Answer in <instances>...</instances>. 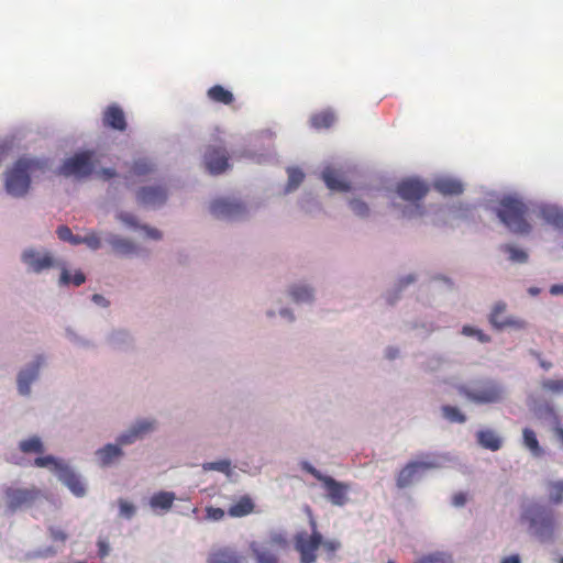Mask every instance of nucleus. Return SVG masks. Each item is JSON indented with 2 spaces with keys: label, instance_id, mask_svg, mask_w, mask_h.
<instances>
[{
  "label": "nucleus",
  "instance_id": "obj_1",
  "mask_svg": "<svg viewBox=\"0 0 563 563\" xmlns=\"http://www.w3.org/2000/svg\"><path fill=\"white\" fill-rule=\"evenodd\" d=\"M47 168L46 162L42 159L21 157L5 173V190L13 197L24 196L31 185V179L44 173Z\"/></svg>",
  "mask_w": 563,
  "mask_h": 563
},
{
  "label": "nucleus",
  "instance_id": "obj_2",
  "mask_svg": "<svg viewBox=\"0 0 563 563\" xmlns=\"http://www.w3.org/2000/svg\"><path fill=\"white\" fill-rule=\"evenodd\" d=\"M497 216L500 221L515 233L526 234L531 230V225L527 220L528 207L518 198H503L497 209Z\"/></svg>",
  "mask_w": 563,
  "mask_h": 563
},
{
  "label": "nucleus",
  "instance_id": "obj_3",
  "mask_svg": "<svg viewBox=\"0 0 563 563\" xmlns=\"http://www.w3.org/2000/svg\"><path fill=\"white\" fill-rule=\"evenodd\" d=\"M460 395L477 405L497 404L503 400L504 388L493 379H481L475 382L471 387L459 385Z\"/></svg>",
  "mask_w": 563,
  "mask_h": 563
},
{
  "label": "nucleus",
  "instance_id": "obj_4",
  "mask_svg": "<svg viewBox=\"0 0 563 563\" xmlns=\"http://www.w3.org/2000/svg\"><path fill=\"white\" fill-rule=\"evenodd\" d=\"M309 526L311 532L299 531L294 537L295 550L299 553L300 563H314L317 551L322 543V534L318 530L317 520L309 510Z\"/></svg>",
  "mask_w": 563,
  "mask_h": 563
},
{
  "label": "nucleus",
  "instance_id": "obj_5",
  "mask_svg": "<svg viewBox=\"0 0 563 563\" xmlns=\"http://www.w3.org/2000/svg\"><path fill=\"white\" fill-rule=\"evenodd\" d=\"M3 495L4 506L9 514L30 508L44 497L43 492L35 486H9L3 489Z\"/></svg>",
  "mask_w": 563,
  "mask_h": 563
},
{
  "label": "nucleus",
  "instance_id": "obj_6",
  "mask_svg": "<svg viewBox=\"0 0 563 563\" xmlns=\"http://www.w3.org/2000/svg\"><path fill=\"white\" fill-rule=\"evenodd\" d=\"M288 541L286 534L280 531H272L266 543L252 541L250 551L255 563H280L279 556L274 549H286Z\"/></svg>",
  "mask_w": 563,
  "mask_h": 563
},
{
  "label": "nucleus",
  "instance_id": "obj_7",
  "mask_svg": "<svg viewBox=\"0 0 563 563\" xmlns=\"http://www.w3.org/2000/svg\"><path fill=\"white\" fill-rule=\"evenodd\" d=\"M522 518L529 522L530 529L539 537H550L554 530V514L544 506L538 504L529 506Z\"/></svg>",
  "mask_w": 563,
  "mask_h": 563
},
{
  "label": "nucleus",
  "instance_id": "obj_8",
  "mask_svg": "<svg viewBox=\"0 0 563 563\" xmlns=\"http://www.w3.org/2000/svg\"><path fill=\"white\" fill-rule=\"evenodd\" d=\"M96 163L99 161L93 151H82L66 159L59 168V174L84 178L92 174Z\"/></svg>",
  "mask_w": 563,
  "mask_h": 563
},
{
  "label": "nucleus",
  "instance_id": "obj_9",
  "mask_svg": "<svg viewBox=\"0 0 563 563\" xmlns=\"http://www.w3.org/2000/svg\"><path fill=\"white\" fill-rule=\"evenodd\" d=\"M506 309L507 305L504 301H498L494 305L488 321L495 330L501 331L508 328L522 330L527 327V322L523 319L506 316Z\"/></svg>",
  "mask_w": 563,
  "mask_h": 563
},
{
  "label": "nucleus",
  "instance_id": "obj_10",
  "mask_svg": "<svg viewBox=\"0 0 563 563\" xmlns=\"http://www.w3.org/2000/svg\"><path fill=\"white\" fill-rule=\"evenodd\" d=\"M205 165L212 175H219L229 167V156L223 146H209L203 156Z\"/></svg>",
  "mask_w": 563,
  "mask_h": 563
},
{
  "label": "nucleus",
  "instance_id": "obj_11",
  "mask_svg": "<svg viewBox=\"0 0 563 563\" xmlns=\"http://www.w3.org/2000/svg\"><path fill=\"white\" fill-rule=\"evenodd\" d=\"M429 191L428 185L417 178H408L397 185V194L405 200L419 201Z\"/></svg>",
  "mask_w": 563,
  "mask_h": 563
},
{
  "label": "nucleus",
  "instance_id": "obj_12",
  "mask_svg": "<svg viewBox=\"0 0 563 563\" xmlns=\"http://www.w3.org/2000/svg\"><path fill=\"white\" fill-rule=\"evenodd\" d=\"M22 262L34 273H41L55 266L56 262L51 253L38 252L33 249L25 250L22 253Z\"/></svg>",
  "mask_w": 563,
  "mask_h": 563
},
{
  "label": "nucleus",
  "instance_id": "obj_13",
  "mask_svg": "<svg viewBox=\"0 0 563 563\" xmlns=\"http://www.w3.org/2000/svg\"><path fill=\"white\" fill-rule=\"evenodd\" d=\"M322 486L327 493V498L332 505L341 507L347 503V494L350 492L349 484L338 482L333 477L327 476L322 482Z\"/></svg>",
  "mask_w": 563,
  "mask_h": 563
},
{
  "label": "nucleus",
  "instance_id": "obj_14",
  "mask_svg": "<svg viewBox=\"0 0 563 563\" xmlns=\"http://www.w3.org/2000/svg\"><path fill=\"white\" fill-rule=\"evenodd\" d=\"M102 125L120 132L125 131L128 123L123 109L117 103L106 107L102 112Z\"/></svg>",
  "mask_w": 563,
  "mask_h": 563
},
{
  "label": "nucleus",
  "instance_id": "obj_15",
  "mask_svg": "<svg viewBox=\"0 0 563 563\" xmlns=\"http://www.w3.org/2000/svg\"><path fill=\"white\" fill-rule=\"evenodd\" d=\"M136 199L143 206H162L167 199V190L163 186H145L139 189Z\"/></svg>",
  "mask_w": 563,
  "mask_h": 563
},
{
  "label": "nucleus",
  "instance_id": "obj_16",
  "mask_svg": "<svg viewBox=\"0 0 563 563\" xmlns=\"http://www.w3.org/2000/svg\"><path fill=\"white\" fill-rule=\"evenodd\" d=\"M207 563H243V556L232 547H216L209 552Z\"/></svg>",
  "mask_w": 563,
  "mask_h": 563
},
{
  "label": "nucleus",
  "instance_id": "obj_17",
  "mask_svg": "<svg viewBox=\"0 0 563 563\" xmlns=\"http://www.w3.org/2000/svg\"><path fill=\"white\" fill-rule=\"evenodd\" d=\"M244 210L240 202L229 199H217L210 205V212L217 218H234Z\"/></svg>",
  "mask_w": 563,
  "mask_h": 563
},
{
  "label": "nucleus",
  "instance_id": "obj_18",
  "mask_svg": "<svg viewBox=\"0 0 563 563\" xmlns=\"http://www.w3.org/2000/svg\"><path fill=\"white\" fill-rule=\"evenodd\" d=\"M431 467H433V464L429 462L408 463L404 468H401L397 476V486L399 488H405L409 486L420 471H424Z\"/></svg>",
  "mask_w": 563,
  "mask_h": 563
},
{
  "label": "nucleus",
  "instance_id": "obj_19",
  "mask_svg": "<svg viewBox=\"0 0 563 563\" xmlns=\"http://www.w3.org/2000/svg\"><path fill=\"white\" fill-rule=\"evenodd\" d=\"M43 363L42 357H37L36 362L32 364L30 367L22 369L18 375V389L21 395H29L30 394V386L33 380L38 375V369L41 364Z\"/></svg>",
  "mask_w": 563,
  "mask_h": 563
},
{
  "label": "nucleus",
  "instance_id": "obj_20",
  "mask_svg": "<svg viewBox=\"0 0 563 563\" xmlns=\"http://www.w3.org/2000/svg\"><path fill=\"white\" fill-rule=\"evenodd\" d=\"M58 478L73 492L77 497L85 495V485L80 477L75 474L67 465L59 471Z\"/></svg>",
  "mask_w": 563,
  "mask_h": 563
},
{
  "label": "nucleus",
  "instance_id": "obj_21",
  "mask_svg": "<svg viewBox=\"0 0 563 563\" xmlns=\"http://www.w3.org/2000/svg\"><path fill=\"white\" fill-rule=\"evenodd\" d=\"M322 179L330 190L345 192L351 189L349 183L333 167L328 166L322 170Z\"/></svg>",
  "mask_w": 563,
  "mask_h": 563
},
{
  "label": "nucleus",
  "instance_id": "obj_22",
  "mask_svg": "<svg viewBox=\"0 0 563 563\" xmlns=\"http://www.w3.org/2000/svg\"><path fill=\"white\" fill-rule=\"evenodd\" d=\"M433 187L444 196H457L463 192V184L454 178L442 177L434 181Z\"/></svg>",
  "mask_w": 563,
  "mask_h": 563
},
{
  "label": "nucleus",
  "instance_id": "obj_23",
  "mask_svg": "<svg viewBox=\"0 0 563 563\" xmlns=\"http://www.w3.org/2000/svg\"><path fill=\"white\" fill-rule=\"evenodd\" d=\"M154 429V423L152 421L143 420L139 421L132 430L128 433H124L119 437L118 443L120 445H125L133 443L139 437Z\"/></svg>",
  "mask_w": 563,
  "mask_h": 563
},
{
  "label": "nucleus",
  "instance_id": "obj_24",
  "mask_svg": "<svg viewBox=\"0 0 563 563\" xmlns=\"http://www.w3.org/2000/svg\"><path fill=\"white\" fill-rule=\"evenodd\" d=\"M176 499L173 492H158L150 498V506L154 511H167Z\"/></svg>",
  "mask_w": 563,
  "mask_h": 563
},
{
  "label": "nucleus",
  "instance_id": "obj_25",
  "mask_svg": "<svg viewBox=\"0 0 563 563\" xmlns=\"http://www.w3.org/2000/svg\"><path fill=\"white\" fill-rule=\"evenodd\" d=\"M207 97L216 103L231 104L234 101L233 93L221 85H214L207 91Z\"/></svg>",
  "mask_w": 563,
  "mask_h": 563
},
{
  "label": "nucleus",
  "instance_id": "obj_26",
  "mask_svg": "<svg viewBox=\"0 0 563 563\" xmlns=\"http://www.w3.org/2000/svg\"><path fill=\"white\" fill-rule=\"evenodd\" d=\"M335 114L331 110H322L310 117V124L316 130L329 129L335 122Z\"/></svg>",
  "mask_w": 563,
  "mask_h": 563
},
{
  "label": "nucleus",
  "instance_id": "obj_27",
  "mask_svg": "<svg viewBox=\"0 0 563 563\" xmlns=\"http://www.w3.org/2000/svg\"><path fill=\"white\" fill-rule=\"evenodd\" d=\"M254 511V503L249 496L241 497L235 504L231 505L228 514L231 517L240 518Z\"/></svg>",
  "mask_w": 563,
  "mask_h": 563
},
{
  "label": "nucleus",
  "instance_id": "obj_28",
  "mask_svg": "<svg viewBox=\"0 0 563 563\" xmlns=\"http://www.w3.org/2000/svg\"><path fill=\"white\" fill-rule=\"evenodd\" d=\"M155 165L147 157L135 158L129 170L131 177H144L153 173Z\"/></svg>",
  "mask_w": 563,
  "mask_h": 563
},
{
  "label": "nucleus",
  "instance_id": "obj_29",
  "mask_svg": "<svg viewBox=\"0 0 563 563\" xmlns=\"http://www.w3.org/2000/svg\"><path fill=\"white\" fill-rule=\"evenodd\" d=\"M478 443L490 451H497L501 448V439L492 430H481L477 432Z\"/></svg>",
  "mask_w": 563,
  "mask_h": 563
},
{
  "label": "nucleus",
  "instance_id": "obj_30",
  "mask_svg": "<svg viewBox=\"0 0 563 563\" xmlns=\"http://www.w3.org/2000/svg\"><path fill=\"white\" fill-rule=\"evenodd\" d=\"M522 440L523 445L531 452L533 456H541L543 454V450L539 444L537 439V434L532 429L525 428L522 431Z\"/></svg>",
  "mask_w": 563,
  "mask_h": 563
},
{
  "label": "nucleus",
  "instance_id": "obj_31",
  "mask_svg": "<svg viewBox=\"0 0 563 563\" xmlns=\"http://www.w3.org/2000/svg\"><path fill=\"white\" fill-rule=\"evenodd\" d=\"M97 455L102 465H109L114 459L122 455V450L119 445L107 444L97 451Z\"/></svg>",
  "mask_w": 563,
  "mask_h": 563
},
{
  "label": "nucleus",
  "instance_id": "obj_32",
  "mask_svg": "<svg viewBox=\"0 0 563 563\" xmlns=\"http://www.w3.org/2000/svg\"><path fill=\"white\" fill-rule=\"evenodd\" d=\"M541 216L549 224L563 229V212L555 207H544L541 209Z\"/></svg>",
  "mask_w": 563,
  "mask_h": 563
},
{
  "label": "nucleus",
  "instance_id": "obj_33",
  "mask_svg": "<svg viewBox=\"0 0 563 563\" xmlns=\"http://www.w3.org/2000/svg\"><path fill=\"white\" fill-rule=\"evenodd\" d=\"M19 449L24 454L35 453L42 454L44 452V445L38 437H31L26 440H22L19 443Z\"/></svg>",
  "mask_w": 563,
  "mask_h": 563
},
{
  "label": "nucleus",
  "instance_id": "obj_34",
  "mask_svg": "<svg viewBox=\"0 0 563 563\" xmlns=\"http://www.w3.org/2000/svg\"><path fill=\"white\" fill-rule=\"evenodd\" d=\"M549 500L559 505L563 503V481H552L548 483Z\"/></svg>",
  "mask_w": 563,
  "mask_h": 563
},
{
  "label": "nucleus",
  "instance_id": "obj_35",
  "mask_svg": "<svg viewBox=\"0 0 563 563\" xmlns=\"http://www.w3.org/2000/svg\"><path fill=\"white\" fill-rule=\"evenodd\" d=\"M34 465L36 467L52 468L57 473V475H59V471L62 470V467L66 466V464L62 463L60 461H58L57 459H55L52 455L36 457L34 460Z\"/></svg>",
  "mask_w": 563,
  "mask_h": 563
},
{
  "label": "nucleus",
  "instance_id": "obj_36",
  "mask_svg": "<svg viewBox=\"0 0 563 563\" xmlns=\"http://www.w3.org/2000/svg\"><path fill=\"white\" fill-rule=\"evenodd\" d=\"M443 417L450 422L464 423L466 417L457 407L445 405L441 408Z\"/></svg>",
  "mask_w": 563,
  "mask_h": 563
},
{
  "label": "nucleus",
  "instance_id": "obj_37",
  "mask_svg": "<svg viewBox=\"0 0 563 563\" xmlns=\"http://www.w3.org/2000/svg\"><path fill=\"white\" fill-rule=\"evenodd\" d=\"M110 243L113 250L119 254L128 255L135 251V245L126 239L115 236L110 241Z\"/></svg>",
  "mask_w": 563,
  "mask_h": 563
},
{
  "label": "nucleus",
  "instance_id": "obj_38",
  "mask_svg": "<svg viewBox=\"0 0 563 563\" xmlns=\"http://www.w3.org/2000/svg\"><path fill=\"white\" fill-rule=\"evenodd\" d=\"M290 296L296 302H306L312 299V289L307 286H294Z\"/></svg>",
  "mask_w": 563,
  "mask_h": 563
},
{
  "label": "nucleus",
  "instance_id": "obj_39",
  "mask_svg": "<svg viewBox=\"0 0 563 563\" xmlns=\"http://www.w3.org/2000/svg\"><path fill=\"white\" fill-rule=\"evenodd\" d=\"M86 280V277L82 272H76L74 276H70L69 272L66 268H63L60 274V284L68 285L73 283L75 286H80Z\"/></svg>",
  "mask_w": 563,
  "mask_h": 563
},
{
  "label": "nucleus",
  "instance_id": "obj_40",
  "mask_svg": "<svg viewBox=\"0 0 563 563\" xmlns=\"http://www.w3.org/2000/svg\"><path fill=\"white\" fill-rule=\"evenodd\" d=\"M288 174V184H287V190H294L296 189L303 180L305 175L299 168L290 167L287 169Z\"/></svg>",
  "mask_w": 563,
  "mask_h": 563
},
{
  "label": "nucleus",
  "instance_id": "obj_41",
  "mask_svg": "<svg viewBox=\"0 0 563 563\" xmlns=\"http://www.w3.org/2000/svg\"><path fill=\"white\" fill-rule=\"evenodd\" d=\"M543 390L549 391L553 395L563 394V378L559 379H544L541 383Z\"/></svg>",
  "mask_w": 563,
  "mask_h": 563
},
{
  "label": "nucleus",
  "instance_id": "obj_42",
  "mask_svg": "<svg viewBox=\"0 0 563 563\" xmlns=\"http://www.w3.org/2000/svg\"><path fill=\"white\" fill-rule=\"evenodd\" d=\"M503 250L509 254V258L512 262L525 263L528 260V255L525 251L519 250L512 245H504Z\"/></svg>",
  "mask_w": 563,
  "mask_h": 563
},
{
  "label": "nucleus",
  "instance_id": "obj_43",
  "mask_svg": "<svg viewBox=\"0 0 563 563\" xmlns=\"http://www.w3.org/2000/svg\"><path fill=\"white\" fill-rule=\"evenodd\" d=\"M203 470L206 471H219L222 473H228L230 471V462L229 461H218V462H210L203 464Z\"/></svg>",
  "mask_w": 563,
  "mask_h": 563
},
{
  "label": "nucleus",
  "instance_id": "obj_44",
  "mask_svg": "<svg viewBox=\"0 0 563 563\" xmlns=\"http://www.w3.org/2000/svg\"><path fill=\"white\" fill-rule=\"evenodd\" d=\"M350 207L353 210V212L360 217H364V216L368 214L367 205L358 199L351 200Z\"/></svg>",
  "mask_w": 563,
  "mask_h": 563
},
{
  "label": "nucleus",
  "instance_id": "obj_45",
  "mask_svg": "<svg viewBox=\"0 0 563 563\" xmlns=\"http://www.w3.org/2000/svg\"><path fill=\"white\" fill-rule=\"evenodd\" d=\"M329 556H333L335 552L341 548V543L338 540H323L321 547Z\"/></svg>",
  "mask_w": 563,
  "mask_h": 563
},
{
  "label": "nucleus",
  "instance_id": "obj_46",
  "mask_svg": "<svg viewBox=\"0 0 563 563\" xmlns=\"http://www.w3.org/2000/svg\"><path fill=\"white\" fill-rule=\"evenodd\" d=\"M415 563H449L448 559L441 553L428 554L420 558Z\"/></svg>",
  "mask_w": 563,
  "mask_h": 563
},
{
  "label": "nucleus",
  "instance_id": "obj_47",
  "mask_svg": "<svg viewBox=\"0 0 563 563\" xmlns=\"http://www.w3.org/2000/svg\"><path fill=\"white\" fill-rule=\"evenodd\" d=\"M48 532L53 541L65 542L68 538L67 533L59 527L51 526Z\"/></svg>",
  "mask_w": 563,
  "mask_h": 563
},
{
  "label": "nucleus",
  "instance_id": "obj_48",
  "mask_svg": "<svg viewBox=\"0 0 563 563\" xmlns=\"http://www.w3.org/2000/svg\"><path fill=\"white\" fill-rule=\"evenodd\" d=\"M224 515L225 512L222 508L212 506L206 508V517L209 520L219 521L224 518Z\"/></svg>",
  "mask_w": 563,
  "mask_h": 563
},
{
  "label": "nucleus",
  "instance_id": "obj_49",
  "mask_svg": "<svg viewBox=\"0 0 563 563\" xmlns=\"http://www.w3.org/2000/svg\"><path fill=\"white\" fill-rule=\"evenodd\" d=\"M119 506H120V515L122 517L128 518V519L133 517V515L135 512V507L132 504H130L123 499H120Z\"/></svg>",
  "mask_w": 563,
  "mask_h": 563
},
{
  "label": "nucleus",
  "instance_id": "obj_50",
  "mask_svg": "<svg viewBox=\"0 0 563 563\" xmlns=\"http://www.w3.org/2000/svg\"><path fill=\"white\" fill-rule=\"evenodd\" d=\"M84 244H86L91 250H98L101 245V241L96 233H89L84 236Z\"/></svg>",
  "mask_w": 563,
  "mask_h": 563
},
{
  "label": "nucleus",
  "instance_id": "obj_51",
  "mask_svg": "<svg viewBox=\"0 0 563 563\" xmlns=\"http://www.w3.org/2000/svg\"><path fill=\"white\" fill-rule=\"evenodd\" d=\"M58 238L62 240V241H66V242H69L70 239H73V232L71 230L66 227V225H60L57 231H56Z\"/></svg>",
  "mask_w": 563,
  "mask_h": 563
},
{
  "label": "nucleus",
  "instance_id": "obj_52",
  "mask_svg": "<svg viewBox=\"0 0 563 563\" xmlns=\"http://www.w3.org/2000/svg\"><path fill=\"white\" fill-rule=\"evenodd\" d=\"M303 468L310 473L316 479H318L319 482H323V479L328 476V475H323L320 471H318L316 467L311 466L310 464L308 463H305L303 465Z\"/></svg>",
  "mask_w": 563,
  "mask_h": 563
},
{
  "label": "nucleus",
  "instance_id": "obj_53",
  "mask_svg": "<svg viewBox=\"0 0 563 563\" xmlns=\"http://www.w3.org/2000/svg\"><path fill=\"white\" fill-rule=\"evenodd\" d=\"M118 219L128 225L136 227V219L133 214L128 212H121L118 214Z\"/></svg>",
  "mask_w": 563,
  "mask_h": 563
},
{
  "label": "nucleus",
  "instance_id": "obj_54",
  "mask_svg": "<svg viewBox=\"0 0 563 563\" xmlns=\"http://www.w3.org/2000/svg\"><path fill=\"white\" fill-rule=\"evenodd\" d=\"M98 554L101 559L106 558L109 554L110 548L106 540L99 539L98 540Z\"/></svg>",
  "mask_w": 563,
  "mask_h": 563
},
{
  "label": "nucleus",
  "instance_id": "obj_55",
  "mask_svg": "<svg viewBox=\"0 0 563 563\" xmlns=\"http://www.w3.org/2000/svg\"><path fill=\"white\" fill-rule=\"evenodd\" d=\"M466 503V494L465 493H456L454 494L453 498H452V504L455 506V507H462L464 506Z\"/></svg>",
  "mask_w": 563,
  "mask_h": 563
},
{
  "label": "nucleus",
  "instance_id": "obj_56",
  "mask_svg": "<svg viewBox=\"0 0 563 563\" xmlns=\"http://www.w3.org/2000/svg\"><path fill=\"white\" fill-rule=\"evenodd\" d=\"M97 174L104 180L113 178L117 175L115 170L112 168H101Z\"/></svg>",
  "mask_w": 563,
  "mask_h": 563
},
{
  "label": "nucleus",
  "instance_id": "obj_57",
  "mask_svg": "<svg viewBox=\"0 0 563 563\" xmlns=\"http://www.w3.org/2000/svg\"><path fill=\"white\" fill-rule=\"evenodd\" d=\"M144 230L146 231L147 236L152 239L158 240L162 238V234L157 229L144 227Z\"/></svg>",
  "mask_w": 563,
  "mask_h": 563
},
{
  "label": "nucleus",
  "instance_id": "obj_58",
  "mask_svg": "<svg viewBox=\"0 0 563 563\" xmlns=\"http://www.w3.org/2000/svg\"><path fill=\"white\" fill-rule=\"evenodd\" d=\"M477 329L471 325H464L462 328V334L466 336H476Z\"/></svg>",
  "mask_w": 563,
  "mask_h": 563
},
{
  "label": "nucleus",
  "instance_id": "obj_59",
  "mask_svg": "<svg viewBox=\"0 0 563 563\" xmlns=\"http://www.w3.org/2000/svg\"><path fill=\"white\" fill-rule=\"evenodd\" d=\"M479 342L487 343L490 341V336L486 333H484L482 330L477 329L476 336Z\"/></svg>",
  "mask_w": 563,
  "mask_h": 563
},
{
  "label": "nucleus",
  "instance_id": "obj_60",
  "mask_svg": "<svg viewBox=\"0 0 563 563\" xmlns=\"http://www.w3.org/2000/svg\"><path fill=\"white\" fill-rule=\"evenodd\" d=\"M92 301L97 305H100V306H108V301L106 300V298L99 294H95L92 296Z\"/></svg>",
  "mask_w": 563,
  "mask_h": 563
},
{
  "label": "nucleus",
  "instance_id": "obj_61",
  "mask_svg": "<svg viewBox=\"0 0 563 563\" xmlns=\"http://www.w3.org/2000/svg\"><path fill=\"white\" fill-rule=\"evenodd\" d=\"M500 563H521L518 554H512L510 556L504 558Z\"/></svg>",
  "mask_w": 563,
  "mask_h": 563
},
{
  "label": "nucleus",
  "instance_id": "obj_62",
  "mask_svg": "<svg viewBox=\"0 0 563 563\" xmlns=\"http://www.w3.org/2000/svg\"><path fill=\"white\" fill-rule=\"evenodd\" d=\"M55 553H56V551L49 547L43 551L37 552L36 556L47 558V556L54 555Z\"/></svg>",
  "mask_w": 563,
  "mask_h": 563
},
{
  "label": "nucleus",
  "instance_id": "obj_63",
  "mask_svg": "<svg viewBox=\"0 0 563 563\" xmlns=\"http://www.w3.org/2000/svg\"><path fill=\"white\" fill-rule=\"evenodd\" d=\"M550 292L552 295H561V294H563V285H553V286H551Z\"/></svg>",
  "mask_w": 563,
  "mask_h": 563
},
{
  "label": "nucleus",
  "instance_id": "obj_64",
  "mask_svg": "<svg viewBox=\"0 0 563 563\" xmlns=\"http://www.w3.org/2000/svg\"><path fill=\"white\" fill-rule=\"evenodd\" d=\"M69 243L73 244V245L82 244L84 243V236L74 235L73 234V239H70Z\"/></svg>",
  "mask_w": 563,
  "mask_h": 563
}]
</instances>
